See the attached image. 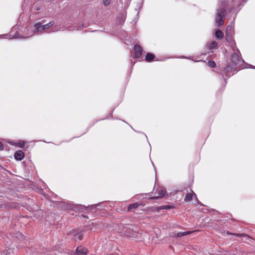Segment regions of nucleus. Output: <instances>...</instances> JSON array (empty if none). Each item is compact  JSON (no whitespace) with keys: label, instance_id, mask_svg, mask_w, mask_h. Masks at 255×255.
I'll use <instances>...</instances> for the list:
<instances>
[{"label":"nucleus","instance_id":"15","mask_svg":"<svg viewBox=\"0 0 255 255\" xmlns=\"http://www.w3.org/2000/svg\"><path fill=\"white\" fill-rule=\"evenodd\" d=\"M208 65L211 68H214L216 66V63L212 60H209L208 62Z\"/></svg>","mask_w":255,"mask_h":255},{"label":"nucleus","instance_id":"7","mask_svg":"<svg viewBox=\"0 0 255 255\" xmlns=\"http://www.w3.org/2000/svg\"><path fill=\"white\" fill-rule=\"evenodd\" d=\"M24 157V154L21 150L17 151L14 154V158L17 160H21Z\"/></svg>","mask_w":255,"mask_h":255},{"label":"nucleus","instance_id":"4","mask_svg":"<svg viewBox=\"0 0 255 255\" xmlns=\"http://www.w3.org/2000/svg\"><path fill=\"white\" fill-rule=\"evenodd\" d=\"M134 49L135 52V53L134 54V57L136 58H139L142 55V48L138 45H135L134 46Z\"/></svg>","mask_w":255,"mask_h":255},{"label":"nucleus","instance_id":"23","mask_svg":"<svg viewBox=\"0 0 255 255\" xmlns=\"http://www.w3.org/2000/svg\"><path fill=\"white\" fill-rule=\"evenodd\" d=\"M3 148V144L1 142H0V150H2Z\"/></svg>","mask_w":255,"mask_h":255},{"label":"nucleus","instance_id":"11","mask_svg":"<svg viewBox=\"0 0 255 255\" xmlns=\"http://www.w3.org/2000/svg\"><path fill=\"white\" fill-rule=\"evenodd\" d=\"M154 57L155 56H154V54L150 53H148L146 55L145 60L147 62H151L153 60Z\"/></svg>","mask_w":255,"mask_h":255},{"label":"nucleus","instance_id":"24","mask_svg":"<svg viewBox=\"0 0 255 255\" xmlns=\"http://www.w3.org/2000/svg\"><path fill=\"white\" fill-rule=\"evenodd\" d=\"M24 143H20L19 146L22 147L24 146Z\"/></svg>","mask_w":255,"mask_h":255},{"label":"nucleus","instance_id":"1","mask_svg":"<svg viewBox=\"0 0 255 255\" xmlns=\"http://www.w3.org/2000/svg\"><path fill=\"white\" fill-rule=\"evenodd\" d=\"M226 16V10L224 8H220L217 10L215 22L217 25L220 26L224 22Z\"/></svg>","mask_w":255,"mask_h":255},{"label":"nucleus","instance_id":"20","mask_svg":"<svg viewBox=\"0 0 255 255\" xmlns=\"http://www.w3.org/2000/svg\"><path fill=\"white\" fill-rule=\"evenodd\" d=\"M231 69V67L229 65H228L225 68H224V71H226V72H228L230 69Z\"/></svg>","mask_w":255,"mask_h":255},{"label":"nucleus","instance_id":"22","mask_svg":"<svg viewBox=\"0 0 255 255\" xmlns=\"http://www.w3.org/2000/svg\"><path fill=\"white\" fill-rule=\"evenodd\" d=\"M235 1H236V0H234ZM247 0H237V1H238L239 3H241L243 2H246Z\"/></svg>","mask_w":255,"mask_h":255},{"label":"nucleus","instance_id":"17","mask_svg":"<svg viewBox=\"0 0 255 255\" xmlns=\"http://www.w3.org/2000/svg\"><path fill=\"white\" fill-rule=\"evenodd\" d=\"M235 235L237 236L240 237H247L248 238H250V237L248 235H247L246 234H235Z\"/></svg>","mask_w":255,"mask_h":255},{"label":"nucleus","instance_id":"25","mask_svg":"<svg viewBox=\"0 0 255 255\" xmlns=\"http://www.w3.org/2000/svg\"><path fill=\"white\" fill-rule=\"evenodd\" d=\"M45 22V20H42V22Z\"/></svg>","mask_w":255,"mask_h":255},{"label":"nucleus","instance_id":"12","mask_svg":"<svg viewBox=\"0 0 255 255\" xmlns=\"http://www.w3.org/2000/svg\"><path fill=\"white\" fill-rule=\"evenodd\" d=\"M1 255H13V252L11 250L8 249L3 251Z\"/></svg>","mask_w":255,"mask_h":255},{"label":"nucleus","instance_id":"21","mask_svg":"<svg viewBox=\"0 0 255 255\" xmlns=\"http://www.w3.org/2000/svg\"><path fill=\"white\" fill-rule=\"evenodd\" d=\"M78 238L80 240H82L83 239V235H79L78 237Z\"/></svg>","mask_w":255,"mask_h":255},{"label":"nucleus","instance_id":"14","mask_svg":"<svg viewBox=\"0 0 255 255\" xmlns=\"http://www.w3.org/2000/svg\"><path fill=\"white\" fill-rule=\"evenodd\" d=\"M174 207L172 206L169 205H164L157 207V210H161V209H170L173 208Z\"/></svg>","mask_w":255,"mask_h":255},{"label":"nucleus","instance_id":"5","mask_svg":"<svg viewBox=\"0 0 255 255\" xmlns=\"http://www.w3.org/2000/svg\"><path fill=\"white\" fill-rule=\"evenodd\" d=\"M231 61L234 65H238L240 61L239 54L235 53H233L231 56Z\"/></svg>","mask_w":255,"mask_h":255},{"label":"nucleus","instance_id":"16","mask_svg":"<svg viewBox=\"0 0 255 255\" xmlns=\"http://www.w3.org/2000/svg\"><path fill=\"white\" fill-rule=\"evenodd\" d=\"M217 46V43L216 41H213L210 43L209 48H210V49H214V48H216Z\"/></svg>","mask_w":255,"mask_h":255},{"label":"nucleus","instance_id":"6","mask_svg":"<svg viewBox=\"0 0 255 255\" xmlns=\"http://www.w3.org/2000/svg\"><path fill=\"white\" fill-rule=\"evenodd\" d=\"M193 197H196V195L193 191L191 190V192L188 193L186 195L184 200L186 202L190 201L192 200Z\"/></svg>","mask_w":255,"mask_h":255},{"label":"nucleus","instance_id":"2","mask_svg":"<svg viewBox=\"0 0 255 255\" xmlns=\"http://www.w3.org/2000/svg\"><path fill=\"white\" fill-rule=\"evenodd\" d=\"M155 191V196L151 197V199H158L162 197L166 193V191L162 187H158L156 189H154Z\"/></svg>","mask_w":255,"mask_h":255},{"label":"nucleus","instance_id":"8","mask_svg":"<svg viewBox=\"0 0 255 255\" xmlns=\"http://www.w3.org/2000/svg\"><path fill=\"white\" fill-rule=\"evenodd\" d=\"M76 251L78 254L82 255H86L88 252L87 249L82 246L78 247Z\"/></svg>","mask_w":255,"mask_h":255},{"label":"nucleus","instance_id":"18","mask_svg":"<svg viewBox=\"0 0 255 255\" xmlns=\"http://www.w3.org/2000/svg\"><path fill=\"white\" fill-rule=\"evenodd\" d=\"M46 24L48 27L49 28L50 27L52 26L54 24V21H51Z\"/></svg>","mask_w":255,"mask_h":255},{"label":"nucleus","instance_id":"13","mask_svg":"<svg viewBox=\"0 0 255 255\" xmlns=\"http://www.w3.org/2000/svg\"><path fill=\"white\" fill-rule=\"evenodd\" d=\"M139 206V204L137 203H135L133 204H130L128 207V211H130L132 209H135L137 208Z\"/></svg>","mask_w":255,"mask_h":255},{"label":"nucleus","instance_id":"19","mask_svg":"<svg viewBox=\"0 0 255 255\" xmlns=\"http://www.w3.org/2000/svg\"><path fill=\"white\" fill-rule=\"evenodd\" d=\"M103 3L105 5H108L110 4V1L109 0H104Z\"/></svg>","mask_w":255,"mask_h":255},{"label":"nucleus","instance_id":"10","mask_svg":"<svg viewBox=\"0 0 255 255\" xmlns=\"http://www.w3.org/2000/svg\"><path fill=\"white\" fill-rule=\"evenodd\" d=\"M215 35L219 39H221L224 37V33L221 30H217L215 32Z\"/></svg>","mask_w":255,"mask_h":255},{"label":"nucleus","instance_id":"3","mask_svg":"<svg viewBox=\"0 0 255 255\" xmlns=\"http://www.w3.org/2000/svg\"><path fill=\"white\" fill-rule=\"evenodd\" d=\"M35 27V30L34 32H45V30L49 28L47 24L41 25V22H37L34 24Z\"/></svg>","mask_w":255,"mask_h":255},{"label":"nucleus","instance_id":"9","mask_svg":"<svg viewBox=\"0 0 255 255\" xmlns=\"http://www.w3.org/2000/svg\"><path fill=\"white\" fill-rule=\"evenodd\" d=\"M192 232H193V231H192V232H191V231H188V232H179V233H174L172 235V237H173L174 238L181 237L184 236L189 235L191 233H192Z\"/></svg>","mask_w":255,"mask_h":255}]
</instances>
